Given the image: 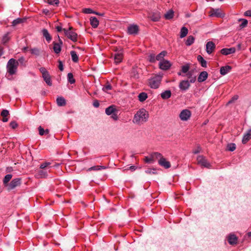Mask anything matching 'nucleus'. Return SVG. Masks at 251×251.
Here are the masks:
<instances>
[{
    "label": "nucleus",
    "mask_w": 251,
    "mask_h": 251,
    "mask_svg": "<svg viewBox=\"0 0 251 251\" xmlns=\"http://www.w3.org/2000/svg\"><path fill=\"white\" fill-rule=\"evenodd\" d=\"M191 115V113L190 110L187 109L183 110L179 114V117L182 121H187L188 120Z\"/></svg>",
    "instance_id": "obj_9"
},
{
    "label": "nucleus",
    "mask_w": 251,
    "mask_h": 251,
    "mask_svg": "<svg viewBox=\"0 0 251 251\" xmlns=\"http://www.w3.org/2000/svg\"><path fill=\"white\" fill-rule=\"evenodd\" d=\"M148 98L147 94L145 92H142L138 95L139 100L141 102L144 101Z\"/></svg>",
    "instance_id": "obj_33"
},
{
    "label": "nucleus",
    "mask_w": 251,
    "mask_h": 251,
    "mask_svg": "<svg viewBox=\"0 0 251 251\" xmlns=\"http://www.w3.org/2000/svg\"><path fill=\"white\" fill-rule=\"evenodd\" d=\"M149 61L151 63H154L157 59H156V56L154 54H151L148 56Z\"/></svg>",
    "instance_id": "obj_42"
},
{
    "label": "nucleus",
    "mask_w": 251,
    "mask_h": 251,
    "mask_svg": "<svg viewBox=\"0 0 251 251\" xmlns=\"http://www.w3.org/2000/svg\"><path fill=\"white\" fill-rule=\"evenodd\" d=\"M59 43H56L55 42L53 43V49L54 51V52L56 54H58L60 53L61 50V45H62L63 42L62 40L59 39Z\"/></svg>",
    "instance_id": "obj_16"
},
{
    "label": "nucleus",
    "mask_w": 251,
    "mask_h": 251,
    "mask_svg": "<svg viewBox=\"0 0 251 251\" xmlns=\"http://www.w3.org/2000/svg\"><path fill=\"white\" fill-rule=\"evenodd\" d=\"M68 81L71 84H74L75 82V79L74 78V75L72 73H69L67 75Z\"/></svg>",
    "instance_id": "obj_38"
},
{
    "label": "nucleus",
    "mask_w": 251,
    "mask_h": 251,
    "mask_svg": "<svg viewBox=\"0 0 251 251\" xmlns=\"http://www.w3.org/2000/svg\"><path fill=\"white\" fill-rule=\"evenodd\" d=\"M57 104L59 106H65L66 104L65 99L62 97H58L56 99Z\"/></svg>",
    "instance_id": "obj_25"
},
{
    "label": "nucleus",
    "mask_w": 251,
    "mask_h": 251,
    "mask_svg": "<svg viewBox=\"0 0 251 251\" xmlns=\"http://www.w3.org/2000/svg\"><path fill=\"white\" fill-rule=\"evenodd\" d=\"M38 175L40 177H45L47 176V173L44 170H39Z\"/></svg>",
    "instance_id": "obj_48"
},
{
    "label": "nucleus",
    "mask_w": 251,
    "mask_h": 251,
    "mask_svg": "<svg viewBox=\"0 0 251 251\" xmlns=\"http://www.w3.org/2000/svg\"><path fill=\"white\" fill-rule=\"evenodd\" d=\"M244 16L251 17V10H249L246 11L244 13Z\"/></svg>",
    "instance_id": "obj_63"
},
{
    "label": "nucleus",
    "mask_w": 251,
    "mask_h": 251,
    "mask_svg": "<svg viewBox=\"0 0 251 251\" xmlns=\"http://www.w3.org/2000/svg\"><path fill=\"white\" fill-rule=\"evenodd\" d=\"M10 126L12 128V129H15L16 127H18V124L14 121H11L10 123Z\"/></svg>",
    "instance_id": "obj_52"
},
{
    "label": "nucleus",
    "mask_w": 251,
    "mask_h": 251,
    "mask_svg": "<svg viewBox=\"0 0 251 251\" xmlns=\"http://www.w3.org/2000/svg\"><path fill=\"white\" fill-rule=\"evenodd\" d=\"M24 21H25V20L24 19H22V18H17V19L14 20L12 22V25L14 26H16L18 24L23 23Z\"/></svg>",
    "instance_id": "obj_40"
},
{
    "label": "nucleus",
    "mask_w": 251,
    "mask_h": 251,
    "mask_svg": "<svg viewBox=\"0 0 251 251\" xmlns=\"http://www.w3.org/2000/svg\"><path fill=\"white\" fill-rule=\"evenodd\" d=\"M42 77L44 79V80L46 82V83L49 86L52 85V82L51 80L50 75L49 73H48V74H46V75H42Z\"/></svg>",
    "instance_id": "obj_23"
},
{
    "label": "nucleus",
    "mask_w": 251,
    "mask_h": 251,
    "mask_svg": "<svg viewBox=\"0 0 251 251\" xmlns=\"http://www.w3.org/2000/svg\"><path fill=\"white\" fill-rule=\"evenodd\" d=\"M236 50L235 48H224L222 49L220 52L221 53L225 55H227L228 54H230L233 53L235 52Z\"/></svg>",
    "instance_id": "obj_17"
},
{
    "label": "nucleus",
    "mask_w": 251,
    "mask_h": 251,
    "mask_svg": "<svg viewBox=\"0 0 251 251\" xmlns=\"http://www.w3.org/2000/svg\"><path fill=\"white\" fill-rule=\"evenodd\" d=\"M149 116L148 111L144 108H141L135 114L133 122L137 124H142L148 121Z\"/></svg>",
    "instance_id": "obj_1"
},
{
    "label": "nucleus",
    "mask_w": 251,
    "mask_h": 251,
    "mask_svg": "<svg viewBox=\"0 0 251 251\" xmlns=\"http://www.w3.org/2000/svg\"><path fill=\"white\" fill-rule=\"evenodd\" d=\"M90 24L93 28H97L99 25V21L95 17H92L90 19Z\"/></svg>",
    "instance_id": "obj_22"
},
{
    "label": "nucleus",
    "mask_w": 251,
    "mask_h": 251,
    "mask_svg": "<svg viewBox=\"0 0 251 251\" xmlns=\"http://www.w3.org/2000/svg\"><path fill=\"white\" fill-rule=\"evenodd\" d=\"M111 118L114 120H117L118 119V110H116V112L111 114Z\"/></svg>",
    "instance_id": "obj_56"
},
{
    "label": "nucleus",
    "mask_w": 251,
    "mask_h": 251,
    "mask_svg": "<svg viewBox=\"0 0 251 251\" xmlns=\"http://www.w3.org/2000/svg\"><path fill=\"white\" fill-rule=\"evenodd\" d=\"M9 40V37L8 34H5L2 39V41L3 44H5Z\"/></svg>",
    "instance_id": "obj_53"
},
{
    "label": "nucleus",
    "mask_w": 251,
    "mask_h": 251,
    "mask_svg": "<svg viewBox=\"0 0 251 251\" xmlns=\"http://www.w3.org/2000/svg\"><path fill=\"white\" fill-rule=\"evenodd\" d=\"M18 62V64L20 63L21 64H25V59L23 56L21 57L17 60Z\"/></svg>",
    "instance_id": "obj_60"
},
{
    "label": "nucleus",
    "mask_w": 251,
    "mask_h": 251,
    "mask_svg": "<svg viewBox=\"0 0 251 251\" xmlns=\"http://www.w3.org/2000/svg\"><path fill=\"white\" fill-rule=\"evenodd\" d=\"M236 149V145L234 143H229L227 145V151H233Z\"/></svg>",
    "instance_id": "obj_41"
},
{
    "label": "nucleus",
    "mask_w": 251,
    "mask_h": 251,
    "mask_svg": "<svg viewBox=\"0 0 251 251\" xmlns=\"http://www.w3.org/2000/svg\"><path fill=\"white\" fill-rule=\"evenodd\" d=\"M40 72L42 73V75L48 74L49 72L47 71L46 69L44 67H41L39 69Z\"/></svg>",
    "instance_id": "obj_58"
},
{
    "label": "nucleus",
    "mask_w": 251,
    "mask_h": 251,
    "mask_svg": "<svg viewBox=\"0 0 251 251\" xmlns=\"http://www.w3.org/2000/svg\"><path fill=\"white\" fill-rule=\"evenodd\" d=\"M190 86L188 80H182L179 83V88L182 91H185L189 88Z\"/></svg>",
    "instance_id": "obj_14"
},
{
    "label": "nucleus",
    "mask_w": 251,
    "mask_h": 251,
    "mask_svg": "<svg viewBox=\"0 0 251 251\" xmlns=\"http://www.w3.org/2000/svg\"><path fill=\"white\" fill-rule=\"evenodd\" d=\"M188 29L183 26L181 28L180 32V37L181 38H184L188 34Z\"/></svg>",
    "instance_id": "obj_34"
},
{
    "label": "nucleus",
    "mask_w": 251,
    "mask_h": 251,
    "mask_svg": "<svg viewBox=\"0 0 251 251\" xmlns=\"http://www.w3.org/2000/svg\"><path fill=\"white\" fill-rule=\"evenodd\" d=\"M145 173L148 174H156V170L155 169H150L149 168L145 171Z\"/></svg>",
    "instance_id": "obj_49"
},
{
    "label": "nucleus",
    "mask_w": 251,
    "mask_h": 251,
    "mask_svg": "<svg viewBox=\"0 0 251 251\" xmlns=\"http://www.w3.org/2000/svg\"><path fill=\"white\" fill-rule=\"evenodd\" d=\"M159 68L163 70H167L170 69L171 64L170 61L166 60H163L159 62Z\"/></svg>",
    "instance_id": "obj_10"
},
{
    "label": "nucleus",
    "mask_w": 251,
    "mask_h": 251,
    "mask_svg": "<svg viewBox=\"0 0 251 251\" xmlns=\"http://www.w3.org/2000/svg\"><path fill=\"white\" fill-rule=\"evenodd\" d=\"M197 160L198 161V163L202 167L209 168L211 166L210 164L208 162L205 158L202 155L198 156Z\"/></svg>",
    "instance_id": "obj_8"
},
{
    "label": "nucleus",
    "mask_w": 251,
    "mask_h": 251,
    "mask_svg": "<svg viewBox=\"0 0 251 251\" xmlns=\"http://www.w3.org/2000/svg\"><path fill=\"white\" fill-rule=\"evenodd\" d=\"M100 105L99 102L98 100H96L93 102V106L95 107H98Z\"/></svg>",
    "instance_id": "obj_64"
},
{
    "label": "nucleus",
    "mask_w": 251,
    "mask_h": 251,
    "mask_svg": "<svg viewBox=\"0 0 251 251\" xmlns=\"http://www.w3.org/2000/svg\"><path fill=\"white\" fill-rule=\"evenodd\" d=\"M38 130L39 133L40 135L42 136L45 134V130L41 126H40L38 127Z\"/></svg>",
    "instance_id": "obj_61"
},
{
    "label": "nucleus",
    "mask_w": 251,
    "mask_h": 251,
    "mask_svg": "<svg viewBox=\"0 0 251 251\" xmlns=\"http://www.w3.org/2000/svg\"><path fill=\"white\" fill-rule=\"evenodd\" d=\"M105 169V166L98 165V166H95L92 167L89 169L91 170L98 171V170H100L101 169Z\"/></svg>",
    "instance_id": "obj_45"
},
{
    "label": "nucleus",
    "mask_w": 251,
    "mask_h": 251,
    "mask_svg": "<svg viewBox=\"0 0 251 251\" xmlns=\"http://www.w3.org/2000/svg\"><path fill=\"white\" fill-rule=\"evenodd\" d=\"M42 33L44 37H45L46 40L50 42L51 40V37L48 31L46 29H43L42 30Z\"/></svg>",
    "instance_id": "obj_28"
},
{
    "label": "nucleus",
    "mask_w": 251,
    "mask_h": 251,
    "mask_svg": "<svg viewBox=\"0 0 251 251\" xmlns=\"http://www.w3.org/2000/svg\"><path fill=\"white\" fill-rule=\"evenodd\" d=\"M228 243L231 245H235L237 244L238 238L234 234H230L227 237Z\"/></svg>",
    "instance_id": "obj_15"
},
{
    "label": "nucleus",
    "mask_w": 251,
    "mask_h": 251,
    "mask_svg": "<svg viewBox=\"0 0 251 251\" xmlns=\"http://www.w3.org/2000/svg\"><path fill=\"white\" fill-rule=\"evenodd\" d=\"M190 66L189 64L183 65L181 67V71L183 73H187L189 71Z\"/></svg>",
    "instance_id": "obj_43"
},
{
    "label": "nucleus",
    "mask_w": 251,
    "mask_h": 251,
    "mask_svg": "<svg viewBox=\"0 0 251 251\" xmlns=\"http://www.w3.org/2000/svg\"><path fill=\"white\" fill-rule=\"evenodd\" d=\"M144 161L147 163H151L154 161V159L151 156V154L150 157H148V156L145 157V158H144Z\"/></svg>",
    "instance_id": "obj_44"
},
{
    "label": "nucleus",
    "mask_w": 251,
    "mask_h": 251,
    "mask_svg": "<svg viewBox=\"0 0 251 251\" xmlns=\"http://www.w3.org/2000/svg\"><path fill=\"white\" fill-rule=\"evenodd\" d=\"M114 62L118 64L122 62L124 57V50L123 49H119L117 47L114 50Z\"/></svg>",
    "instance_id": "obj_4"
},
{
    "label": "nucleus",
    "mask_w": 251,
    "mask_h": 251,
    "mask_svg": "<svg viewBox=\"0 0 251 251\" xmlns=\"http://www.w3.org/2000/svg\"><path fill=\"white\" fill-rule=\"evenodd\" d=\"M216 48L215 44L212 41H209L206 44V50L208 54H211Z\"/></svg>",
    "instance_id": "obj_11"
},
{
    "label": "nucleus",
    "mask_w": 251,
    "mask_h": 251,
    "mask_svg": "<svg viewBox=\"0 0 251 251\" xmlns=\"http://www.w3.org/2000/svg\"><path fill=\"white\" fill-rule=\"evenodd\" d=\"M164 17L167 20L172 19L174 17V11L170 10L165 14Z\"/></svg>",
    "instance_id": "obj_37"
},
{
    "label": "nucleus",
    "mask_w": 251,
    "mask_h": 251,
    "mask_svg": "<svg viewBox=\"0 0 251 251\" xmlns=\"http://www.w3.org/2000/svg\"><path fill=\"white\" fill-rule=\"evenodd\" d=\"M239 98V96L237 95H234L232 98L228 101L227 104H230L234 102L235 100H237Z\"/></svg>",
    "instance_id": "obj_50"
},
{
    "label": "nucleus",
    "mask_w": 251,
    "mask_h": 251,
    "mask_svg": "<svg viewBox=\"0 0 251 251\" xmlns=\"http://www.w3.org/2000/svg\"><path fill=\"white\" fill-rule=\"evenodd\" d=\"M151 156L154 159V158H156V159L159 158L160 159V158H161V157H163V156L160 153H159L157 152H155L152 153L151 154Z\"/></svg>",
    "instance_id": "obj_46"
},
{
    "label": "nucleus",
    "mask_w": 251,
    "mask_h": 251,
    "mask_svg": "<svg viewBox=\"0 0 251 251\" xmlns=\"http://www.w3.org/2000/svg\"><path fill=\"white\" fill-rule=\"evenodd\" d=\"M73 27H69V29H63L64 34L71 41L75 42L77 41V34L76 32L72 30Z\"/></svg>",
    "instance_id": "obj_5"
},
{
    "label": "nucleus",
    "mask_w": 251,
    "mask_h": 251,
    "mask_svg": "<svg viewBox=\"0 0 251 251\" xmlns=\"http://www.w3.org/2000/svg\"><path fill=\"white\" fill-rule=\"evenodd\" d=\"M138 31L139 28L137 25H130L127 28V33L129 34H136Z\"/></svg>",
    "instance_id": "obj_13"
},
{
    "label": "nucleus",
    "mask_w": 251,
    "mask_h": 251,
    "mask_svg": "<svg viewBox=\"0 0 251 251\" xmlns=\"http://www.w3.org/2000/svg\"><path fill=\"white\" fill-rule=\"evenodd\" d=\"M194 70H191L186 74L187 77L190 79L189 83H194L196 80V76H193Z\"/></svg>",
    "instance_id": "obj_21"
},
{
    "label": "nucleus",
    "mask_w": 251,
    "mask_h": 251,
    "mask_svg": "<svg viewBox=\"0 0 251 251\" xmlns=\"http://www.w3.org/2000/svg\"><path fill=\"white\" fill-rule=\"evenodd\" d=\"M251 139V128L249 129L246 133L244 134L242 139L243 144L247 143Z\"/></svg>",
    "instance_id": "obj_18"
},
{
    "label": "nucleus",
    "mask_w": 251,
    "mask_h": 251,
    "mask_svg": "<svg viewBox=\"0 0 251 251\" xmlns=\"http://www.w3.org/2000/svg\"><path fill=\"white\" fill-rule=\"evenodd\" d=\"M21 184V178H16L13 179L6 186L7 190L10 191Z\"/></svg>",
    "instance_id": "obj_6"
},
{
    "label": "nucleus",
    "mask_w": 251,
    "mask_h": 251,
    "mask_svg": "<svg viewBox=\"0 0 251 251\" xmlns=\"http://www.w3.org/2000/svg\"><path fill=\"white\" fill-rule=\"evenodd\" d=\"M112 89V86L109 83H107L102 88V90L104 92H107L108 90Z\"/></svg>",
    "instance_id": "obj_47"
},
{
    "label": "nucleus",
    "mask_w": 251,
    "mask_h": 251,
    "mask_svg": "<svg viewBox=\"0 0 251 251\" xmlns=\"http://www.w3.org/2000/svg\"><path fill=\"white\" fill-rule=\"evenodd\" d=\"M151 19L154 22H157L160 20V16L158 13H153L150 16Z\"/></svg>",
    "instance_id": "obj_35"
},
{
    "label": "nucleus",
    "mask_w": 251,
    "mask_h": 251,
    "mask_svg": "<svg viewBox=\"0 0 251 251\" xmlns=\"http://www.w3.org/2000/svg\"><path fill=\"white\" fill-rule=\"evenodd\" d=\"M9 114V111L5 109L3 110L0 114L1 116L2 117H7Z\"/></svg>",
    "instance_id": "obj_57"
},
{
    "label": "nucleus",
    "mask_w": 251,
    "mask_h": 251,
    "mask_svg": "<svg viewBox=\"0 0 251 251\" xmlns=\"http://www.w3.org/2000/svg\"><path fill=\"white\" fill-rule=\"evenodd\" d=\"M232 69V67L229 65L223 66L220 68V74L222 75H225L229 72Z\"/></svg>",
    "instance_id": "obj_20"
},
{
    "label": "nucleus",
    "mask_w": 251,
    "mask_h": 251,
    "mask_svg": "<svg viewBox=\"0 0 251 251\" xmlns=\"http://www.w3.org/2000/svg\"><path fill=\"white\" fill-rule=\"evenodd\" d=\"M208 77V73L206 71L201 72L198 78V81L199 82H202L205 81Z\"/></svg>",
    "instance_id": "obj_19"
},
{
    "label": "nucleus",
    "mask_w": 251,
    "mask_h": 251,
    "mask_svg": "<svg viewBox=\"0 0 251 251\" xmlns=\"http://www.w3.org/2000/svg\"><path fill=\"white\" fill-rule=\"evenodd\" d=\"M171 96V92L170 90H166L161 94V98L164 100H167Z\"/></svg>",
    "instance_id": "obj_27"
},
{
    "label": "nucleus",
    "mask_w": 251,
    "mask_h": 251,
    "mask_svg": "<svg viewBox=\"0 0 251 251\" xmlns=\"http://www.w3.org/2000/svg\"><path fill=\"white\" fill-rule=\"evenodd\" d=\"M116 110L117 109H116L115 106L114 105H112L106 108L105 113L107 115H111V114L116 112Z\"/></svg>",
    "instance_id": "obj_24"
},
{
    "label": "nucleus",
    "mask_w": 251,
    "mask_h": 251,
    "mask_svg": "<svg viewBox=\"0 0 251 251\" xmlns=\"http://www.w3.org/2000/svg\"><path fill=\"white\" fill-rule=\"evenodd\" d=\"M48 2L50 5H58L59 4V0H48Z\"/></svg>",
    "instance_id": "obj_54"
},
{
    "label": "nucleus",
    "mask_w": 251,
    "mask_h": 251,
    "mask_svg": "<svg viewBox=\"0 0 251 251\" xmlns=\"http://www.w3.org/2000/svg\"><path fill=\"white\" fill-rule=\"evenodd\" d=\"M58 68L61 71H63V70H64V68H63V63L60 60H59L58 61Z\"/></svg>",
    "instance_id": "obj_62"
},
{
    "label": "nucleus",
    "mask_w": 251,
    "mask_h": 251,
    "mask_svg": "<svg viewBox=\"0 0 251 251\" xmlns=\"http://www.w3.org/2000/svg\"><path fill=\"white\" fill-rule=\"evenodd\" d=\"M132 77L135 79H138L139 78V74L136 71H133L132 73Z\"/></svg>",
    "instance_id": "obj_59"
},
{
    "label": "nucleus",
    "mask_w": 251,
    "mask_h": 251,
    "mask_svg": "<svg viewBox=\"0 0 251 251\" xmlns=\"http://www.w3.org/2000/svg\"><path fill=\"white\" fill-rule=\"evenodd\" d=\"M197 59L202 67L206 68L207 67L206 61L204 59V58L201 55H199L197 56Z\"/></svg>",
    "instance_id": "obj_30"
},
{
    "label": "nucleus",
    "mask_w": 251,
    "mask_h": 251,
    "mask_svg": "<svg viewBox=\"0 0 251 251\" xmlns=\"http://www.w3.org/2000/svg\"><path fill=\"white\" fill-rule=\"evenodd\" d=\"M238 21L239 22H242V23L239 25L240 28H243L247 26L248 23L247 20L245 19H239Z\"/></svg>",
    "instance_id": "obj_39"
},
{
    "label": "nucleus",
    "mask_w": 251,
    "mask_h": 251,
    "mask_svg": "<svg viewBox=\"0 0 251 251\" xmlns=\"http://www.w3.org/2000/svg\"><path fill=\"white\" fill-rule=\"evenodd\" d=\"M209 16L211 17L223 18L224 17V14L223 13L221 9H214L211 8L209 12Z\"/></svg>",
    "instance_id": "obj_7"
},
{
    "label": "nucleus",
    "mask_w": 251,
    "mask_h": 251,
    "mask_svg": "<svg viewBox=\"0 0 251 251\" xmlns=\"http://www.w3.org/2000/svg\"><path fill=\"white\" fill-rule=\"evenodd\" d=\"M50 164L51 163L50 162H46L45 163H42V164H41L40 165V168L42 169H45V168H46L48 166L50 165Z\"/></svg>",
    "instance_id": "obj_55"
},
{
    "label": "nucleus",
    "mask_w": 251,
    "mask_h": 251,
    "mask_svg": "<svg viewBox=\"0 0 251 251\" xmlns=\"http://www.w3.org/2000/svg\"><path fill=\"white\" fill-rule=\"evenodd\" d=\"M82 12L85 14H91L94 13L95 12L91 8H84L82 10Z\"/></svg>",
    "instance_id": "obj_51"
},
{
    "label": "nucleus",
    "mask_w": 251,
    "mask_h": 251,
    "mask_svg": "<svg viewBox=\"0 0 251 251\" xmlns=\"http://www.w3.org/2000/svg\"><path fill=\"white\" fill-rule=\"evenodd\" d=\"M195 38L194 36L190 35L189 36L186 41L185 44L187 46H191L194 42Z\"/></svg>",
    "instance_id": "obj_36"
},
{
    "label": "nucleus",
    "mask_w": 251,
    "mask_h": 251,
    "mask_svg": "<svg viewBox=\"0 0 251 251\" xmlns=\"http://www.w3.org/2000/svg\"><path fill=\"white\" fill-rule=\"evenodd\" d=\"M167 52L165 50H163L161 51L160 53L156 56V59L157 61H162L164 59V56H165L167 54Z\"/></svg>",
    "instance_id": "obj_29"
},
{
    "label": "nucleus",
    "mask_w": 251,
    "mask_h": 251,
    "mask_svg": "<svg viewBox=\"0 0 251 251\" xmlns=\"http://www.w3.org/2000/svg\"><path fill=\"white\" fill-rule=\"evenodd\" d=\"M29 51L31 54L36 56H39L41 53L40 50L37 48H31Z\"/></svg>",
    "instance_id": "obj_26"
},
{
    "label": "nucleus",
    "mask_w": 251,
    "mask_h": 251,
    "mask_svg": "<svg viewBox=\"0 0 251 251\" xmlns=\"http://www.w3.org/2000/svg\"><path fill=\"white\" fill-rule=\"evenodd\" d=\"M158 164L165 169H168L171 166L170 162L167 161L164 157H161V158L159 159Z\"/></svg>",
    "instance_id": "obj_12"
},
{
    "label": "nucleus",
    "mask_w": 251,
    "mask_h": 251,
    "mask_svg": "<svg viewBox=\"0 0 251 251\" xmlns=\"http://www.w3.org/2000/svg\"><path fill=\"white\" fill-rule=\"evenodd\" d=\"M12 175L11 174H7L4 176L3 179V183L4 186L6 187L7 186V185L9 184L8 182L12 178Z\"/></svg>",
    "instance_id": "obj_31"
},
{
    "label": "nucleus",
    "mask_w": 251,
    "mask_h": 251,
    "mask_svg": "<svg viewBox=\"0 0 251 251\" xmlns=\"http://www.w3.org/2000/svg\"><path fill=\"white\" fill-rule=\"evenodd\" d=\"M70 54L73 61L75 63L77 62L78 61V56L77 55L76 52L74 50H72L70 52Z\"/></svg>",
    "instance_id": "obj_32"
},
{
    "label": "nucleus",
    "mask_w": 251,
    "mask_h": 251,
    "mask_svg": "<svg viewBox=\"0 0 251 251\" xmlns=\"http://www.w3.org/2000/svg\"><path fill=\"white\" fill-rule=\"evenodd\" d=\"M18 67V62L14 58L10 59L6 65L7 73L10 75H15L17 72Z\"/></svg>",
    "instance_id": "obj_2"
},
{
    "label": "nucleus",
    "mask_w": 251,
    "mask_h": 251,
    "mask_svg": "<svg viewBox=\"0 0 251 251\" xmlns=\"http://www.w3.org/2000/svg\"><path fill=\"white\" fill-rule=\"evenodd\" d=\"M161 81V75H155L149 80V86L152 89H157L159 87Z\"/></svg>",
    "instance_id": "obj_3"
}]
</instances>
